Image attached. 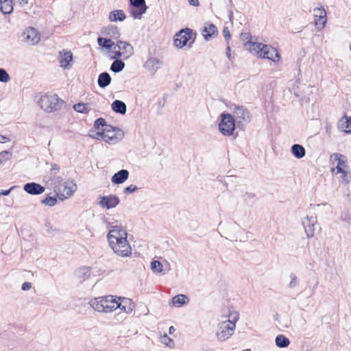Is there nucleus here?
<instances>
[{"instance_id": "obj_19", "label": "nucleus", "mask_w": 351, "mask_h": 351, "mask_svg": "<svg viewBox=\"0 0 351 351\" xmlns=\"http://www.w3.org/2000/svg\"><path fill=\"white\" fill-rule=\"evenodd\" d=\"M73 60V54L70 51H63L60 52L58 60L60 66L64 69L70 67V62Z\"/></svg>"}, {"instance_id": "obj_56", "label": "nucleus", "mask_w": 351, "mask_h": 351, "mask_svg": "<svg viewBox=\"0 0 351 351\" xmlns=\"http://www.w3.org/2000/svg\"><path fill=\"white\" fill-rule=\"evenodd\" d=\"M230 47H227V52H226V53H227V55H228V56H230Z\"/></svg>"}, {"instance_id": "obj_50", "label": "nucleus", "mask_w": 351, "mask_h": 351, "mask_svg": "<svg viewBox=\"0 0 351 351\" xmlns=\"http://www.w3.org/2000/svg\"><path fill=\"white\" fill-rule=\"evenodd\" d=\"M12 189H13V187L10 189L9 190H1L0 191V195H4V196L8 195Z\"/></svg>"}, {"instance_id": "obj_22", "label": "nucleus", "mask_w": 351, "mask_h": 351, "mask_svg": "<svg viewBox=\"0 0 351 351\" xmlns=\"http://www.w3.org/2000/svg\"><path fill=\"white\" fill-rule=\"evenodd\" d=\"M129 176L128 171L125 169H121L116 173L111 178V181L114 184H122L123 183Z\"/></svg>"}, {"instance_id": "obj_47", "label": "nucleus", "mask_w": 351, "mask_h": 351, "mask_svg": "<svg viewBox=\"0 0 351 351\" xmlns=\"http://www.w3.org/2000/svg\"><path fill=\"white\" fill-rule=\"evenodd\" d=\"M32 287V284L30 282H26L22 285V289L24 291L29 290Z\"/></svg>"}, {"instance_id": "obj_30", "label": "nucleus", "mask_w": 351, "mask_h": 351, "mask_svg": "<svg viewBox=\"0 0 351 351\" xmlns=\"http://www.w3.org/2000/svg\"><path fill=\"white\" fill-rule=\"evenodd\" d=\"M114 60L112 63L110 70L114 73H119L125 67V63L122 58H113Z\"/></svg>"}, {"instance_id": "obj_10", "label": "nucleus", "mask_w": 351, "mask_h": 351, "mask_svg": "<svg viewBox=\"0 0 351 351\" xmlns=\"http://www.w3.org/2000/svg\"><path fill=\"white\" fill-rule=\"evenodd\" d=\"M221 117L219 129L223 135L230 136L236 126L234 119L230 114H222Z\"/></svg>"}, {"instance_id": "obj_44", "label": "nucleus", "mask_w": 351, "mask_h": 351, "mask_svg": "<svg viewBox=\"0 0 351 351\" xmlns=\"http://www.w3.org/2000/svg\"><path fill=\"white\" fill-rule=\"evenodd\" d=\"M291 282L289 285V288H295L298 285V278L295 274H291L290 275Z\"/></svg>"}, {"instance_id": "obj_12", "label": "nucleus", "mask_w": 351, "mask_h": 351, "mask_svg": "<svg viewBox=\"0 0 351 351\" xmlns=\"http://www.w3.org/2000/svg\"><path fill=\"white\" fill-rule=\"evenodd\" d=\"M130 13L134 19H140L142 15L146 12L147 6L145 0H130Z\"/></svg>"}, {"instance_id": "obj_20", "label": "nucleus", "mask_w": 351, "mask_h": 351, "mask_svg": "<svg viewBox=\"0 0 351 351\" xmlns=\"http://www.w3.org/2000/svg\"><path fill=\"white\" fill-rule=\"evenodd\" d=\"M217 34V29L216 26L212 23H206L202 31V35L207 40Z\"/></svg>"}, {"instance_id": "obj_6", "label": "nucleus", "mask_w": 351, "mask_h": 351, "mask_svg": "<svg viewBox=\"0 0 351 351\" xmlns=\"http://www.w3.org/2000/svg\"><path fill=\"white\" fill-rule=\"evenodd\" d=\"M55 184L54 191L61 199L71 197L77 189L76 184L72 181H64L60 177L56 178Z\"/></svg>"}, {"instance_id": "obj_3", "label": "nucleus", "mask_w": 351, "mask_h": 351, "mask_svg": "<svg viewBox=\"0 0 351 351\" xmlns=\"http://www.w3.org/2000/svg\"><path fill=\"white\" fill-rule=\"evenodd\" d=\"M38 97L36 100L38 105L47 112L58 111L64 104V101L52 93H40L39 96L36 97Z\"/></svg>"}, {"instance_id": "obj_42", "label": "nucleus", "mask_w": 351, "mask_h": 351, "mask_svg": "<svg viewBox=\"0 0 351 351\" xmlns=\"http://www.w3.org/2000/svg\"><path fill=\"white\" fill-rule=\"evenodd\" d=\"M10 155H11V154L8 151H2L0 152V165L9 159Z\"/></svg>"}, {"instance_id": "obj_34", "label": "nucleus", "mask_w": 351, "mask_h": 351, "mask_svg": "<svg viewBox=\"0 0 351 351\" xmlns=\"http://www.w3.org/2000/svg\"><path fill=\"white\" fill-rule=\"evenodd\" d=\"M189 300L184 295L180 294L172 298V303L176 306H181L188 302Z\"/></svg>"}, {"instance_id": "obj_1", "label": "nucleus", "mask_w": 351, "mask_h": 351, "mask_svg": "<svg viewBox=\"0 0 351 351\" xmlns=\"http://www.w3.org/2000/svg\"><path fill=\"white\" fill-rule=\"evenodd\" d=\"M91 307L99 313H110L119 308L125 313H130L133 311L134 304L127 298H117L113 295H106L95 298L89 302Z\"/></svg>"}, {"instance_id": "obj_38", "label": "nucleus", "mask_w": 351, "mask_h": 351, "mask_svg": "<svg viewBox=\"0 0 351 351\" xmlns=\"http://www.w3.org/2000/svg\"><path fill=\"white\" fill-rule=\"evenodd\" d=\"M161 342L169 348H173L175 345L174 341L170 337H169L167 334H165L161 337Z\"/></svg>"}, {"instance_id": "obj_26", "label": "nucleus", "mask_w": 351, "mask_h": 351, "mask_svg": "<svg viewBox=\"0 0 351 351\" xmlns=\"http://www.w3.org/2000/svg\"><path fill=\"white\" fill-rule=\"evenodd\" d=\"M161 66V62L157 58H149L145 62V66L151 71H155Z\"/></svg>"}, {"instance_id": "obj_21", "label": "nucleus", "mask_w": 351, "mask_h": 351, "mask_svg": "<svg viewBox=\"0 0 351 351\" xmlns=\"http://www.w3.org/2000/svg\"><path fill=\"white\" fill-rule=\"evenodd\" d=\"M338 128L346 133L351 134V117L345 115L340 119Z\"/></svg>"}, {"instance_id": "obj_17", "label": "nucleus", "mask_w": 351, "mask_h": 351, "mask_svg": "<svg viewBox=\"0 0 351 351\" xmlns=\"http://www.w3.org/2000/svg\"><path fill=\"white\" fill-rule=\"evenodd\" d=\"M317 223L315 217L307 216L302 221V224L305 230V232L308 237H313L315 234V225Z\"/></svg>"}, {"instance_id": "obj_43", "label": "nucleus", "mask_w": 351, "mask_h": 351, "mask_svg": "<svg viewBox=\"0 0 351 351\" xmlns=\"http://www.w3.org/2000/svg\"><path fill=\"white\" fill-rule=\"evenodd\" d=\"M239 318V314L237 312H232L228 315V319L230 322H234L236 326V322L238 321Z\"/></svg>"}, {"instance_id": "obj_51", "label": "nucleus", "mask_w": 351, "mask_h": 351, "mask_svg": "<svg viewBox=\"0 0 351 351\" xmlns=\"http://www.w3.org/2000/svg\"><path fill=\"white\" fill-rule=\"evenodd\" d=\"M189 3L193 6H198L199 5L198 0H188Z\"/></svg>"}, {"instance_id": "obj_29", "label": "nucleus", "mask_w": 351, "mask_h": 351, "mask_svg": "<svg viewBox=\"0 0 351 351\" xmlns=\"http://www.w3.org/2000/svg\"><path fill=\"white\" fill-rule=\"evenodd\" d=\"M0 10L3 14H10L12 12V0H0Z\"/></svg>"}, {"instance_id": "obj_23", "label": "nucleus", "mask_w": 351, "mask_h": 351, "mask_svg": "<svg viewBox=\"0 0 351 351\" xmlns=\"http://www.w3.org/2000/svg\"><path fill=\"white\" fill-rule=\"evenodd\" d=\"M101 34L114 39H117L119 36V32L118 28L112 25L102 28Z\"/></svg>"}, {"instance_id": "obj_41", "label": "nucleus", "mask_w": 351, "mask_h": 351, "mask_svg": "<svg viewBox=\"0 0 351 351\" xmlns=\"http://www.w3.org/2000/svg\"><path fill=\"white\" fill-rule=\"evenodd\" d=\"M106 125H108L106 124L105 119L103 118H99V119H96L94 123V127L97 130L99 129L100 126H103V127L106 128Z\"/></svg>"}, {"instance_id": "obj_7", "label": "nucleus", "mask_w": 351, "mask_h": 351, "mask_svg": "<svg viewBox=\"0 0 351 351\" xmlns=\"http://www.w3.org/2000/svg\"><path fill=\"white\" fill-rule=\"evenodd\" d=\"M235 325L230 322V319L222 321L218 324V329L216 333L217 339L219 341H224L228 339L234 332Z\"/></svg>"}, {"instance_id": "obj_9", "label": "nucleus", "mask_w": 351, "mask_h": 351, "mask_svg": "<svg viewBox=\"0 0 351 351\" xmlns=\"http://www.w3.org/2000/svg\"><path fill=\"white\" fill-rule=\"evenodd\" d=\"M330 164L333 166L331 168L332 174H338L343 172V170L348 168L347 165V159L345 156L339 153H334L330 157Z\"/></svg>"}, {"instance_id": "obj_8", "label": "nucleus", "mask_w": 351, "mask_h": 351, "mask_svg": "<svg viewBox=\"0 0 351 351\" xmlns=\"http://www.w3.org/2000/svg\"><path fill=\"white\" fill-rule=\"evenodd\" d=\"M128 233L121 226H113L108 234V240L110 247L127 239Z\"/></svg>"}, {"instance_id": "obj_48", "label": "nucleus", "mask_w": 351, "mask_h": 351, "mask_svg": "<svg viewBox=\"0 0 351 351\" xmlns=\"http://www.w3.org/2000/svg\"><path fill=\"white\" fill-rule=\"evenodd\" d=\"M10 140V138L6 136H3V135H0V143H6V142H9Z\"/></svg>"}, {"instance_id": "obj_28", "label": "nucleus", "mask_w": 351, "mask_h": 351, "mask_svg": "<svg viewBox=\"0 0 351 351\" xmlns=\"http://www.w3.org/2000/svg\"><path fill=\"white\" fill-rule=\"evenodd\" d=\"M112 109L117 113L125 114L126 112V105L120 100H115L112 104Z\"/></svg>"}, {"instance_id": "obj_32", "label": "nucleus", "mask_w": 351, "mask_h": 351, "mask_svg": "<svg viewBox=\"0 0 351 351\" xmlns=\"http://www.w3.org/2000/svg\"><path fill=\"white\" fill-rule=\"evenodd\" d=\"M291 152L297 158H302L305 156V149L303 146L295 144L291 147Z\"/></svg>"}, {"instance_id": "obj_16", "label": "nucleus", "mask_w": 351, "mask_h": 351, "mask_svg": "<svg viewBox=\"0 0 351 351\" xmlns=\"http://www.w3.org/2000/svg\"><path fill=\"white\" fill-rule=\"evenodd\" d=\"M119 198L113 195L100 197L99 204L101 207L110 209L116 207L119 204Z\"/></svg>"}, {"instance_id": "obj_53", "label": "nucleus", "mask_w": 351, "mask_h": 351, "mask_svg": "<svg viewBox=\"0 0 351 351\" xmlns=\"http://www.w3.org/2000/svg\"><path fill=\"white\" fill-rule=\"evenodd\" d=\"M80 270L83 272V274H86L90 271L89 267H83L81 268Z\"/></svg>"}, {"instance_id": "obj_24", "label": "nucleus", "mask_w": 351, "mask_h": 351, "mask_svg": "<svg viewBox=\"0 0 351 351\" xmlns=\"http://www.w3.org/2000/svg\"><path fill=\"white\" fill-rule=\"evenodd\" d=\"M314 16L316 18H320L322 23H320V28H323L326 23V11L324 8H317L313 10Z\"/></svg>"}, {"instance_id": "obj_49", "label": "nucleus", "mask_w": 351, "mask_h": 351, "mask_svg": "<svg viewBox=\"0 0 351 351\" xmlns=\"http://www.w3.org/2000/svg\"><path fill=\"white\" fill-rule=\"evenodd\" d=\"M250 38V33L245 32V33H242L241 34V38L243 40H248Z\"/></svg>"}, {"instance_id": "obj_11", "label": "nucleus", "mask_w": 351, "mask_h": 351, "mask_svg": "<svg viewBox=\"0 0 351 351\" xmlns=\"http://www.w3.org/2000/svg\"><path fill=\"white\" fill-rule=\"evenodd\" d=\"M234 116L237 127L243 129L244 126L250 121V114L243 106H234Z\"/></svg>"}, {"instance_id": "obj_18", "label": "nucleus", "mask_w": 351, "mask_h": 351, "mask_svg": "<svg viewBox=\"0 0 351 351\" xmlns=\"http://www.w3.org/2000/svg\"><path fill=\"white\" fill-rule=\"evenodd\" d=\"M23 189L27 193L31 195H40L42 194L45 189L44 186L35 182L27 183L24 185Z\"/></svg>"}, {"instance_id": "obj_33", "label": "nucleus", "mask_w": 351, "mask_h": 351, "mask_svg": "<svg viewBox=\"0 0 351 351\" xmlns=\"http://www.w3.org/2000/svg\"><path fill=\"white\" fill-rule=\"evenodd\" d=\"M275 341L279 348H287L290 344L289 339L283 335H278L276 337Z\"/></svg>"}, {"instance_id": "obj_31", "label": "nucleus", "mask_w": 351, "mask_h": 351, "mask_svg": "<svg viewBox=\"0 0 351 351\" xmlns=\"http://www.w3.org/2000/svg\"><path fill=\"white\" fill-rule=\"evenodd\" d=\"M111 77L110 75L106 73H102L99 75L98 84L101 88H105L108 86L110 83Z\"/></svg>"}, {"instance_id": "obj_35", "label": "nucleus", "mask_w": 351, "mask_h": 351, "mask_svg": "<svg viewBox=\"0 0 351 351\" xmlns=\"http://www.w3.org/2000/svg\"><path fill=\"white\" fill-rule=\"evenodd\" d=\"M73 109L80 113L86 114L90 111L89 105L84 103H78L73 106Z\"/></svg>"}, {"instance_id": "obj_2", "label": "nucleus", "mask_w": 351, "mask_h": 351, "mask_svg": "<svg viewBox=\"0 0 351 351\" xmlns=\"http://www.w3.org/2000/svg\"><path fill=\"white\" fill-rule=\"evenodd\" d=\"M244 46L250 52L256 54L260 58H267L273 62H278L280 59L278 51L271 45L249 40L245 43Z\"/></svg>"}, {"instance_id": "obj_4", "label": "nucleus", "mask_w": 351, "mask_h": 351, "mask_svg": "<svg viewBox=\"0 0 351 351\" xmlns=\"http://www.w3.org/2000/svg\"><path fill=\"white\" fill-rule=\"evenodd\" d=\"M124 137L123 131L112 125H106L101 132H97L95 138L106 142L108 144L114 145L121 141Z\"/></svg>"}, {"instance_id": "obj_15", "label": "nucleus", "mask_w": 351, "mask_h": 351, "mask_svg": "<svg viewBox=\"0 0 351 351\" xmlns=\"http://www.w3.org/2000/svg\"><path fill=\"white\" fill-rule=\"evenodd\" d=\"M111 248L117 255L121 257H128L132 254V248L128 239L122 241Z\"/></svg>"}, {"instance_id": "obj_55", "label": "nucleus", "mask_w": 351, "mask_h": 351, "mask_svg": "<svg viewBox=\"0 0 351 351\" xmlns=\"http://www.w3.org/2000/svg\"><path fill=\"white\" fill-rule=\"evenodd\" d=\"M175 331V328L173 326H170L169 329V332L170 334L173 333Z\"/></svg>"}, {"instance_id": "obj_36", "label": "nucleus", "mask_w": 351, "mask_h": 351, "mask_svg": "<svg viewBox=\"0 0 351 351\" xmlns=\"http://www.w3.org/2000/svg\"><path fill=\"white\" fill-rule=\"evenodd\" d=\"M151 269L154 272H161L162 271V265L160 261H154L151 264Z\"/></svg>"}, {"instance_id": "obj_37", "label": "nucleus", "mask_w": 351, "mask_h": 351, "mask_svg": "<svg viewBox=\"0 0 351 351\" xmlns=\"http://www.w3.org/2000/svg\"><path fill=\"white\" fill-rule=\"evenodd\" d=\"M42 203L49 206H53L57 203V199L56 197L48 196L42 200Z\"/></svg>"}, {"instance_id": "obj_14", "label": "nucleus", "mask_w": 351, "mask_h": 351, "mask_svg": "<svg viewBox=\"0 0 351 351\" xmlns=\"http://www.w3.org/2000/svg\"><path fill=\"white\" fill-rule=\"evenodd\" d=\"M24 42L30 45L37 44L40 39V33L34 27H28L21 34Z\"/></svg>"}, {"instance_id": "obj_54", "label": "nucleus", "mask_w": 351, "mask_h": 351, "mask_svg": "<svg viewBox=\"0 0 351 351\" xmlns=\"http://www.w3.org/2000/svg\"><path fill=\"white\" fill-rule=\"evenodd\" d=\"M51 171H55V173L59 171V167L56 165H53Z\"/></svg>"}, {"instance_id": "obj_5", "label": "nucleus", "mask_w": 351, "mask_h": 351, "mask_svg": "<svg viewBox=\"0 0 351 351\" xmlns=\"http://www.w3.org/2000/svg\"><path fill=\"white\" fill-rule=\"evenodd\" d=\"M110 54L111 58H122L125 60L134 54V47L128 42L119 40L116 41Z\"/></svg>"}, {"instance_id": "obj_52", "label": "nucleus", "mask_w": 351, "mask_h": 351, "mask_svg": "<svg viewBox=\"0 0 351 351\" xmlns=\"http://www.w3.org/2000/svg\"><path fill=\"white\" fill-rule=\"evenodd\" d=\"M320 23H322V19L320 18L315 17V23L317 26H320Z\"/></svg>"}, {"instance_id": "obj_46", "label": "nucleus", "mask_w": 351, "mask_h": 351, "mask_svg": "<svg viewBox=\"0 0 351 351\" xmlns=\"http://www.w3.org/2000/svg\"><path fill=\"white\" fill-rule=\"evenodd\" d=\"M223 35L226 39L228 40L230 38V33L228 27H224L223 29Z\"/></svg>"}, {"instance_id": "obj_40", "label": "nucleus", "mask_w": 351, "mask_h": 351, "mask_svg": "<svg viewBox=\"0 0 351 351\" xmlns=\"http://www.w3.org/2000/svg\"><path fill=\"white\" fill-rule=\"evenodd\" d=\"M10 79V75L7 71L3 69H0V82H7Z\"/></svg>"}, {"instance_id": "obj_27", "label": "nucleus", "mask_w": 351, "mask_h": 351, "mask_svg": "<svg viewBox=\"0 0 351 351\" xmlns=\"http://www.w3.org/2000/svg\"><path fill=\"white\" fill-rule=\"evenodd\" d=\"M125 19V14L121 10H117L110 12L108 19L110 21H123Z\"/></svg>"}, {"instance_id": "obj_13", "label": "nucleus", "mask_w": 351, "mask_h": 351, "mask_svg": "<svg viewBox=\"0 0 351 351\" xmlns=\"http://www.w3.org/2000/svg\"><path fill=\"white\" fill-rule=\"evenodd\" d=\"M192 35L193 32L191 29L189 28L181 29L175 35L173 40L174 45L178 48L183 47L186 45Z\"/></svg>"}, {"instance_id": "obj_45", "label": "nucleus", "mask_w": 351, "mask_h": 351, "mask_svg": "<svg viewBox=\"0 0 351 351\" xmlns=\"http://www.w3.org/2000/svg\"><path fill=\"white\" fill-rule=\"evenodd\" d=\"M137 189H138V188L135 185L131 184L125 188L124 193H127V194L131 193L136 191Z\"/></svg>"}, {"instance_id": "obj_39", "label": "nucleus", "mask_w": 351, "mask_h": 351, "mask_svg": "<svg viewBox=\"0 0 351 351\" xmlns=\"http://www.w3.org/2000/svg\"><path fill=\"white\" fill-rule=\"evenodd\" d=\"M341 174V178L345 184H348L350 182V174L347 169L343 170V172L339 173Z\"/></svg>"}, {"instance_id": "obj_25", "label": "nucleus", "mask_w": 351, "mask_h": 351, "mask_svg": "<svg viewBox=\"0 0 351 351\" xmlns=\"http://www.w3.org/2000/svg\"><path fill=\"white\" fill-rule=\"evenodd\" d=\"M97 43L99 46L106 48L110 52L114 47L116 42L112 41L110 38L99 37L97 39Z\"/></svg>"}]
</instances>
